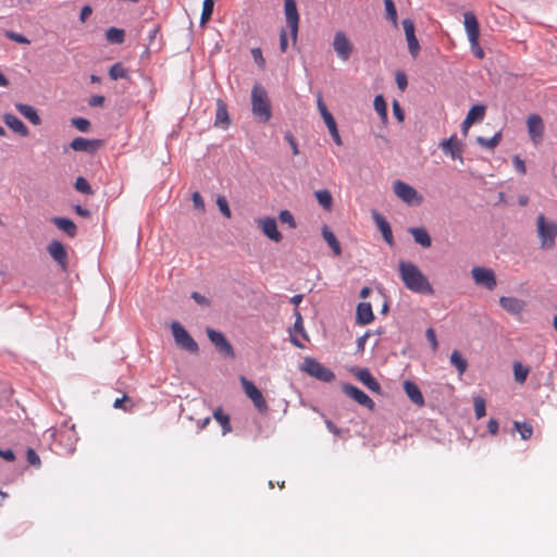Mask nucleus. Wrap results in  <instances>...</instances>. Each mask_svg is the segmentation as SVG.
<instances>
[{
    "mask_svg": "<svg viewBox=\"0 0 557 557\" xmlns=\"http://www.w3.org/2000/svg\"><path fill=\"white\" fill-rule=\"evenodd\" d=\"M26 458H27V461L29 465H32L36 468L40 467V465H41L40 458H39L38 454L33 448L27 449Z\"/></svg>",
    "mask_w": 557,
    "mask_h": 557,
    "instance_id": "nucleus-49",
    "label": "nucleus"
},
{
    "mask_svg": "<svg viewBox=\"0 0 557 557\" xmlns=\"http://www.w3.org/2000/svg\"><path fill=\"white\" fill-rule=\"evenodd\" d=\"M536 227L543 244L555 240L557 235V224L555 222L547 221L543 214H540L536 220Z\"/></svg>",
    "mask_w": 557,
    "mask_h": 557,
    "instance_id": "nucleus-12",
    "label": "nucleus"
},
{
    "mask_svg": "<svg viewBox=\"0 0 557 557\" xmlns=\"http://www.w3.org/2000/svg\"><path fill=\"white\" fill-rule=\"evenodd\" d=\"M515 430L518 431L521 435L522 440H529L531 438L533 434V428L531 424L525 422H515Z\"/></svg>",
    "mask_w": 557,
    "mask_h": 557,
    "instance_id": "nucleus-38",
    "label": "nucleus"
},
{
    "mask_svg": "<svg viewBox=\"0 0 557 557\" xmlns=\"http://www.w3.org/2000/svg\"><path fill=\"white\" fill-rule=\"evenodd\" d=\"M485 115V107L482 104H474L471 107L469 112L467 113V119L469 122L475 123L476 121L483 120Z\"/></svg>",
    "mask_w": 557,
    "mask_h": 557,
    "instance_id": "nucleus-34",
    "label": "nucleus"
},
{
    "mask_svg": "<svg viewBox=\"0 0 557 557\" xmlns=\"http://www.w3.org/2000/svg\"><path fill=\"white\" fill-rule=\"evenodd\" d=\"M409 232L417 244H431V237L424 227H412Z\"/></svg>",
    "mask_w": 557,
    "mask_h": 557,
    "instance_id": "nucleus-31",
    "label": "nucleus"
},
{
    "mask_svg": "<svg viewBox=\"0 0 557 557\" xmlns=\"http://www.w3.org/2000/svg\"><path fill=\"white\" fill-rule=\"evenodd\" d=\"M425 336H426L428 341L431 344L432 350L436 351L437 348H438V343H437V339H436L435 331L432 327H429L425 331Z\"/></svg>",
    "mask_w": 557,
    "mask_h": 557,
    "instance_id": "nucleus-52",
    "label": "nucleus"
},
{
    "mask_svg": "<svg viewBox=\"0 0 557 557\" xmlns=\"http://www.w3.org/2000/svg\"><path fill=\"white\" fill-rule=\"evenodd\" d=\"M373 219L380 232L382 233L383 239L387 244H393V233L389 223L386 221L384 216L379 214L377 212H373Z\"/></svg>",
    "mask_w": 557,
    "mask_h": 557,
    "instance_id": "nucleus-24",
    "label": "nucleus"
},
{
    "mask_svg": "<svg viewBox=\"0 0 557 557\" xmlns=\"http://www.w3.org/2000/svg\"><path fill=\"white\" fill-rule=\"evenodd\" d=\"M49 255L63 271L67 269V252L64 246H48Z\"/></svg>",
    "mask_w": 557,
    "mask_h": 557,
    "instance_id": "nucleus-25",
    "label": "nucleus"
},
{
    "mask_svg": "<svg viewBox=\"0 0 557 557\" xmlns=\"http://www.w3.org/2000/svg\"><path fill=\"white\" fill-rule=\"evenodd\" d=\"M502 139V134L498 132L491 138H484V137H478L476 141L480 146L487 148V149H494Z\"/></svg>",
    "mask_w": 557,
    "mask_h": 557,
    "instance_id": "nucleus-36",
    "label": "nucleus"
},
{
    "mask_svg": "<svg viewBox=\"0 0 557 557\" xmlns=\"http://www.w3.org/2000/svg\"><path fill=\"white\" fill-rule=\"evenodd\" d=\"M404 389L408 398L416 405L422 407L424 405L423 395L418 385L411 381L404 382Z\"/></svg>",
    "mask_w": 557,
    "mask_h": 557,
    "instance_id": "nucleus-23",
    "label": "nucleus"
},
{
    "mask_svg": "<svg viewBox=\"0 0 557 557\" xmlns=\"http://www.w3.org/2000/svg\"><path fill=\"white\" fill-rule=\"evenodd\" d=\"M296 321L294 323V330L300 334H305L304 324H302V318L298 310L295 311Z\"/></svg>",
    "mask_w": 557,
    "mask_h": 557,
    "instance_id": "nucleus-59",
    "label": "nucleus"
},
{
    "mask_svg": "<svg viewBox=\"0 0 557 557\" xmlns=\"http://www.w3.org/2000/svg\"><path fill=\"white\" fill-rule=\"evenodd\" d=\"M4 124L11 128L14 133L18 134L22 137L28 136L29 132L26 125L14 114L4 113L2 116Z\"/></svg>",
    "mask_w": 557,
    "mask_h": 557,
    "instance_id": "nucleus-18",
    "label": "nucleus"
},
{
    "mask_svg": "<svg viewBox=\"0 0 557 557\" xmlns=\"http://www.w3.org/2000/svg\"><path fill=\"white\" fill-rule=\"evenodd\" d=\"M317 106H318V110H319V112H320L322 117H325L327 114L331 113L327 110L321 94H319L318 97H317Z\"/></svg>",
    "mask_w": 557,
    "mask_h": 557,
    "instance_id": "nucleus-57",
    "label": "nucleus"
},
{
    "mask_svg": "<svg viewBox=\"0 0 557 557\" xmlns=\"http://www.w3.org/2000/svg\"><path fill=\"white\" fill-rule=\"evenodd\" d=\"M342 389L348 397L354 399L359 405H361L370 410L374 409V406H375L374 401L364 392H362L358 387L347 383V384L343 385Z\"/></svg>",
    "mask_w": 557,
    "mask_h": 557,
    "instance_id": "nucleus-13",
    "label": "nucleus"
},
{
    "mask_svg": "<svg viewBox=\"0 0 557 557\" xmlns=\"http://www.w3.org/2000/svg\"><path fill=\"white\" fill-rule=\"evenodd\" d=\"M0 457L7 461H14L15 455L12 449H1L0 448Z\"/></svg>",
    "mask_w": 557,
    "mask_h": 557,
    "instance_id": "nucleus-64",
    "label": "nucleus"
},
{
    "mask_svg": "<svg viewBox=\"0 0 557 557\" xmlns=\"http://www.w3.org/2000/svg\"><path fill=\"white\" fill-rule=\"evenodd\" d=\"M171 330L174 341L178 347L189 352L198 351V344L180 322H172Z\"/></svg>",
    "mask_w": 557,
    "mask_h": 557,
    "instance_id": "nucleus-4",
    "label": "nucleus"
},
{
    "mask_svg": "<svg viewBox=\"0 0 557 557\" xmlns=\"http://www.w3.org/2000/svg\"><path fill=\"white\" fill-rule=\"evenodd\" d=\"M332 46L336 55L342 61L349 60L354 51V45L343 30H338L335 33Z\"/></svg>",
    "mask_w": 557,
    "mask_h": 557,
    "instance_id": "nucleus-6",
    "label": "nucleus"
},
{
    "mask_svg": "<svg viewBox=\"0 0 557 557\" xmlns=\"http://www.w3.org/2000/svg\"><path fill=\"white\" fill-rule=\"evenodd\" d=\"M278 219L281 223L287 224L292 228L296 226L295 219L288 210H282L278 214Z\"/></svg>",
    "mask_w": 557,
    "mask_h": 557,
    "instance_id": "nucleus-45",
    "label": "nucleus"
},
{
    "mask_svg": "<svg viewBox=\"0 0 557 557\" xmlns=\"http://www.w3.org/2000/svg\"><path fill=\"white\" fill-rule=\"evenodd\" d=\"M301 370L322 382H332L335 379V374L329 368L313 358L307 357L301 364Z\"/></svg>",
    "mask_w": 557,
    "mask_h": 557,
    "instance_id": "nucleus-3",
    "label": "nucleus"
},
{
    "mask_svg": "<svg viewBox=\"0 0 557 557\" xmlns=\"http://www.w3.org/2000/svg\"><path fill=\"white\" fill-rule=\"evenodd\" d=\"M240 383L246 396L252 401L255 407L260 412H265L268 410L267 401L262 395V393L258 389V387L245 376L240 377Z\"/></svg>",
    "mask_w": 557,
    "mask_h": 557,
    "instance_id": "nucleus-5",
    "label": "nucleus"
},
{
    "mask_svg": "<svg viewBox=\"0 0 557 557\" xmlns=\"http://www.w3.org/2000/svg\"><path fill=\"white\" fill-rule=\"evenodd\" d=\"M109 76L116 81V79H120V78H127V71L126 69L122 65V63L120 62H116L114 63L110 70H109Z\"/></svg>",
    "mask_w": 557,
    "mask_h": 557,
    "instance_id": "nucleus-37",
    "label": "nucleus"
},
{
    "mask_svg": "<svg viewBox=\"0 0 557 557\" xmlns=\"http://www.w3.org/2000/svg\"><path fill=\"white\" fill-rule=\"evenodd\" d=\"M102 140L100 139H87L83 137H76L70 143V148L74 151H84L94 153L96 152L101 146Z\"/></svg>",
    "mask_w": 557,
    "mask_h": 557,
    "instance_id": "nucleus-14",
    "label": "nucleus"
},
{
    "mask_svg": "<svg viewBox=\"0 0 557 557\" xmlns=\"http://www.w3.org/2000/svg\"><path fill=\"white\" fill-rule=\"evenodd\" d=\"M393 112H394V115L396 116V119L399 121V122H403L404 119H405V113L403 111V109L400 108V104L398 101H394L393 102Z\"/></svg>",
    "mask_w": 557,
    "mask_h": 557,
    "instance_id": "nucleus-61",
    "label": "nucleus"
},
{
    "mask_svg": "<svg viewBox=\"0 0 557 557\" xmlns=\"http://www.w3.org/2000/svg\"><path fill=\"white\" fill-rule=\"evenodd\" d=\"M393 189L395 195L408 205L420 203L422 201V196L419 195L412 186L403 181L394 182Z\"/></svg>",
    "mask_w": 557,
    "mask_h": 557,
    "instance_id": "nucleus-8",
    "label": "nucleus"
},
{
    "mask_svg": "<svg viewBox=\"0 0 557 557\" xmlns=\"http://www.w3.org/2000/svg\"><path fill=\"white\" fill-rule=\"evenodd\" d=\"M216 205H218V207H219V209H220L221 213H222L225 218L230 219V218H231V215H232V213H231V209H230V207H228V202H227L226 198H225L224 196H219V197L216 198Z\"/></svg>",
    "mask_w": 557,
    "mask_h": 557,
    "instance_id": "nucleus-44",
    "label": "nucleus"
},
{
    "mask_svg": "<svg viewBox=\"0 0 557 557\" xmlns=\"http://www.w3.org/2000/svg\"><path fill=\"white\" fill-rule=\"evenodd\" d=\"M395 78H396V84H397L398 88L401 91H404L407 88V86H408L407 75L404 72L398 71L396 73V77Z\"/></svg>",
    "mask_w": 557,
    "mask_h": 557,
    "instance_id": "nucleus-53",
    "label": "nucleus"
},
{
    "mask_svg": "<svg viewBox=\"0 0 557 557\" xmlns=\"http://www.w3.org/2000/svg\"><path fill=\"white\" fill-rule=\"evenodd\" d=\"M72 125L79 132H87L89 129L90 123L85 117H75L72 120Z\"/></svg>",
    "mask_w": 557,
    "mask_h": 557,
    "instance_id": "nucleus-47",
    "label": "nucleus"
},
{
    "mask_svg": "<svg viewBox=\"0 0 557 557\" xmlns=\"http://www.w3.org/2000/svg\"><path fill=\"white\" fill-rule=\"evenodd\" d=\"M469 42H470V46H471L472 53L478 59H483L485 53H484L483 49L481 48V46L479 44V39H472V40H469Z\"/></svg>",
    "mask_w": 557,
    "mask_h": 557,
    "instance_id": "nucleus-51",
    "label": "nucleus"
},
{
    "mask_svg": "<svg viewBox=\"0 0 557 557\" xmlns=\"http://www.w3.org/2000/svg\"><path fill=\"white\" fill-rule=\"evenodd\" d=\"M319 205L326 211H331L333 207V197L327 189H320L314 193Z\"/></svg>",
    "mask_w": 557,
    "mask_h": 557,
    "instance_id": "nucleus-27",
    "label": "nucleus"
},
{
    "mask_svg": "<svg viewBox=\"0 0 557 557\" xmlns=\"http://www.w3.org/2000/svg\"><path fill=\"white\" fill-rule=\"evenodd\" d=\"M106 39L110 42V44H117V45H121L124 42L125 40V32L124 29H121V28H116V27H110L107 32H106Z\"/></svg>",
    "mask_w": 557,
    "mask_h": 557,
    "instance_id": "nucleus-29",
    "label": "nucleus"
},
{
    "mask_svg": "<svg viewBox=\"0 0 557 557\" xmlns=\"http://www.w3.org/2000/svg\"><path fill=\"white\" fill-rule=\"evenodd\" d=\"M74 186H75L76 190H78L83 194H86V195L92 194V188H91L90 184L83 176H79L76 178Z\"/></svg>",
    "mask_w": 557,
    "mask_h": 557,
    "instance_id": "nucleus-42",
    "label": "nucleus"
},
{
    "mask_svg": "<svg viewBox=\"0 0 557 557\" xmlns=\"http://www.w3.org/2000/svg\"><path fill=\"white\" fill-rule=\"evenodd\" d=\"M213 418L221 424L223 435L232 431L230 417L223 412L222 408H218L213 411Z\"/></svg>",
    "mask_w": 557,
    "mask_h": 557,
    "instance_id": "nucleus-30",
    "label": "nucleus"
},
{
    "mask_svg": "<svg viewBox=\"0 0 557 557\" xmlns=\"http://www.w3.org/2000/svg\"><path fill=\"white\" fill-rule=\"evenodd\" d=\"M386 17L397 27V11L393 0H384Z\"/></svg>",
    "mask_w": 557,
    "mask_h": 557,
    "instance_id": "nucleus-40",
    "label": "nucleus"
},
{
    "mask_svg": "<svg viewBox=\"0 0 557 557\" xmlns=\"http://www.w3.org/2000/svg\"><path fill=\"white\" fill-rule=\"evenodd\" d=\"M251 112L253 116L262 123L268 122L272 116V109L267 90L255 85L251 90Z\"/></svg>",
    "mask_w": 557,
    "mask_h": 557,
    "instance_id": "nucleus-2",
    "label": "nucleus"
},
{
    "mask_svg": "<svg viewBox=\"0 0 557 557\" xmlns=\"http://www.w3.org/2000/svg\"><path fill=\"white\" fill-rule=\"evenodd\" d=\"M206 332L210 342L214 345L219 352L225 357L234 358V348L223 333L218 332L211 327H207Z\"/></svg>",
    "mask_w": 557,
    "mask_h": 557,
    "instance_id": "nucleus-9",
    "label": "nucleus"
},
{
    "mask_svg": "<svg viewBox=\"0 0 557 557\" xmlns=\"http://www.w3.org/2000/svg\"><path fill=\"white\" fill-rule=\"evenodd\" d=\"M214 8V0H203L202 12L200 17V25L203 26L212 16Z\"/></svg>",
    "mask_w": 557,
    "mask_h": 557,
    "instance_id": "nucleus-35",
    "label": "nucleus"
},
{
    "mask_svg": "<svg viewBox=\"0 0 557 557\" xmlns=\"http://www.w3.org/2000/svg\"><path fill=\"white\" fill-rule=\"evenodd\" d=\"M15 108L18 111V113L22 114L26 120H28L33 125L37 126L41 124V119L34 107L17 102L15 104Z\"/></svg>",
    "mask_w": 557,
    "mask_h": 557,
    "instance_id": "nucleus-22",
    "label": "nucleus"
},
{
    "mask_svg": "<svg viewBox=\"0 0 557 557\" xmlns=\"http://www.w3.org/2000/svg\"><path fill=\"white\" fill-rule=\"evenodd\" d=\"M5 37L9 38L10 40L17 42V44H23V45L30 44V41L25 36H23L22 34L12 32V30H7Z\"/></svg>",
    "mask_w": 557,
    "mask_h": 557,
    "instance_id": "nucleus-48",
    "label": "nucleus"
},
{
    "mask_svg": "<svg viewBox=\"0 0 557 557\" xmlns=\"http://www.w3.org/2000/svg\"><path fill=\"white\" fill-rule=\"evenodd\" d=\"M403 27L405 30L406 38L414 35V24L410 18H405L403 21Z\"/></svg>",
    "mask_w": 557,
    "mask_h": 557,
    "instance_id": "nucleus-56",
    "label": "nucleus"
},
{
    "mask_svg": "<svg viewBox=\"0 0 557 557\" xmlns=\"http://www.w3.org/2000/svg\"><path fill=\"white\" fill-rule=\"evenodd\" d=\"M104 103V97L101 95H94L88 100L90 107H101Z\"/></svg>",
    "mask_w": 557,
    "mask_h": 557,
    "instance_id": "nucleus-62",
    "label": "nucleus"
},
{
    "mask_svg": "<svg viewBox=\"0 0 557 557\" xmlns=\"http://www.w3.org/2000/svg\"><path fill=\"white\" fill-rule=\"evenodd\" d=\"M356 377L362 382L371 392L379 394L381 392L380 383L373 377L368 369H360Z\"/></svg>",
    "mask_w": 557,
    "mask_h": 557,
    "instance_id": "nucleus-20",
    "label": "nucleus"
},
{
    "mask_svg": "<svg viewBox=\"0 0 557 557\" xmlns=\"http://www.w3.org/2000/svg\"><path fill=\"white\" fill-rule=\"evenodd\" d=\"M191 200H193L194 207L197 210H199L201 212L205 211V201L198 191L193 193Z\"/></svg>",
    "mask_w": 557,
    "mask_h": 557,
    "instance_id": "nucleus-54",
    "label": "nucleus"
},
{
    "mask_svg": "<svg viewBox=\"0 0 557 557\" xmlns=\"http://www.w3.org/2000/svg\"><path fill=\"white\" fill-rule=\"evenodd\" d=\"M52 222L59 230L63 231L67 235H70V236L75 235L76 225L74 224V222L72 220L66 219V218H54L52 220Z\"/></svg>",
    "mask_w": 557,
    "mask_h": 557,
    "instance_id": "nucleus-28",
    "label": "nucleus"
},
{
    "mask_svg": "<svg viewBox=\"0 0 557 557\" xmlns=\"http://www.w3.org/2000/svg\"><path fill=\"white\" fill-rule=\"evenodd\" d=\"M398 272L405 287L416 294L434 295V288L422 271L410 261L400 260Z\"/></svg>",
    "mask_w": 557,
    "mask_h": 557,
    "instance_id": "nucleus-1",
    "label": "nucleus"
},
{
    "mask_svg": "<svg viewBox=\"0 0 557 557\" xmlns=\"http://www.w3.org/2000/svg\"><path fill=\"white\" fill-rule=\"evenodd\" d=\"M515 380L519 383H524L529 374V368L523 367L520 362L513 364Z\"/></svg>",
    "mask_w": 557,
    "mask_h": 557,
    "instance_id": "nucleus-39",
    "label": "nucleus"
},
{
    "mask_svg": "<svg viewBox=\"0 0 557 557\" xmlns=\"http://www.w3.org/2000/svg\"><path fill=\"white\" fill-rule=\"evenodd\" d=\"M499 305L508 313L515 315L520 314L525 307V302L516 297H500Z\"/></svg>",
    "mask_w": 557,
    "mask_h": 557,
    "instance_id": "nucleus-19",
    "label": "nucleus"
},
{
    "mask_svg": "<svg viewBox=\"0 0 557 557\" xmlns=\"http://www.w3.org/2000/svg\"><path fill=\"white\" fill-rule=\"evenodd\" d=\"M473 405H474L475 418L482 419L486 414V404H485L484 398L474 397Z\"/></svg>",
    "mask_w": 557,
    "mask_h": 557,
    "instance_id": "nucleus-41",
    "label": "nucleus"
},
{
    "mask_svg": "<svg viewBox=\"0 0 557 557\" xmlns=\"http://www.w3.org/2000/svg\"><path fill=\"white\" fill-rule=\"evenodd\" d=\"M356 319L360 325H367L373 321L374 314L370 302H360L358 305Z\"/></svg>",
    "mask_w": 557,
    "mask_h": 557,
    "instance_id": "nucleus-21",
    "label": "nucleus"
},
{
    "mask_svg": "<svg viewBox=\"0 0 557 557\" xmlns=\"http://www.w3.org/2000/svg\"><path fill=\"white\" fill-rule=\"evenodd\" d=\"M406 39L408 42V49H409L410 54L413 58H416L420 51V45H419V41H418L416 35H413L411 37H407Z\"/></svg>",
    "mask_w": 557,
    "mask_h": 557,
    "instance_id": "nucleus-46",
    "label": "nucleus"
},
{
    "mask_svg": "<svg viewBox=\"0 0 557 557\" xmlns=\"http://www.w3.org/2000/svg\"><path fill=\"white\" fill-rule=\"evenodd\" d=\"M258 225L269 239L280 242L282 239L281 233L277 231V224L274 218H263L258 220Z\"/></svg>",
    "mask_w": 557,
    "mask_h": 557,
    "instance_id": "nucleus-15",
    "label": "nucleus"
},
{
    "mask_svg": "<svg viewBox=\"0 0 557 557\" xmlns=\"http://www.w3.org/2000/svg\"><path fill=\"white\" fill-rule=\"evenodd\" d=\"M285 140L290 145L293 154L298 156L299 154L298 144H297L296 139L294 138V136L290 133H287L285 135Z\"/></svg>",
    "mask_w": 557,
    "mask_h": 557,
    "instance_id": "nucleus-58",
    "label": "nucleus"
},
{
    "mask_svg": "<svg viewBox=\"0 0 557 557\" xmlns=\"http://www.w3.org/2000/svg\"><path fill=\"white\" fill-rule=\"evenodd\" d=\"M441 148L445 154L451 157V159H458L462 161L461 157V144L457 139L456 135L450 136L448 139H445L441 144Z\"/></svg>",
    "mask_w": 557,
    "mask_h": 557,
    "instance_id": "nucleus-16",
    "label": "nucleus"
},
{
    "mask_svg": "<svg viewBox=\"0 0 557 557\" xmlns=\"http://www.w3.org/2000/svg\"><path fill=\"white\" fill-rule=\"evenodd\" d=\"M230 124V116L227 112V108L225 103L219 99L216 101V114H215V125H222L223 127H227Z\"/></svg>",
    "mask_w": 557,
    "mask_h": 557,
    "instance_id": "nucleus-26",
    "label": "nucleus"
},
{
    "mask_svg": "<svg viewBox=\"0 0 557 557\" xmlns=\"http://www.w3.org/2000/svg\"><path fill=\"white\" fill-rule=\"evenodd\" d=\"M527 127L529 136L534 146L540 145L543 141L545 129L543 119L536 113L528 115Z\"/></svg>",
    "mask_w": 557,
    "mask_h": 557,
    "instance_id": "nucleus-11",
    "label": "nucleus"
},
{
    "mask_svg": "<svg viewBox=\"0 0 557 557\" xmlns=\"http://www.w3.org/2000/svg\"><path fill=\"white\" fill-rule=\"evenodd\" d=\"M287 46H288L287 34H286L285 29H282L281 34H280V50H281V52H283V53L286 52Z\"/></svg>",
    "mask_w": 557,
    "mask_h": 557,
    "instance_id": "nucleus-63",
    "label": "nucleus"
},
{
    "mask_svg": "<svg viewBox=\"0 0 557 557\" xmlns=\"http://www.w3.org/2000/svg\"><path fill=\"white\" fill-rule=\"evenodd\" d=\"M284 13L292 39L296 42L299 27V13L295 0H284Z\"/></svg>",
    "mask_w": 557,
    "mask_h": 557,
    "instance_id": "nucleus-7",
    "label": "nucleus"
},
{
    "mask_svg": "<svg viewBox=\"0 0 557 557\" xmlns=\"http://www.w3.org/2000/svg\"><path fill=\"white\" fill-rule=\"evenodd\" d=\"M322 235L326 244H338L336 240L335 235L333 232L329 228V226L324 225L322 228Z\"/></svg>",
    "mask_w": 557,
    "mask_h": 557,
    "instance_id": "nucleus-55",
    "label": "nucleus"
},
{
    "mask_svg": "<svg viewBox=\"0 0 557 557\" xmlns=\"http://www.w3.org/2000/svg\"><path fill=\"white\" fill-rule=\"evenodd\" d=\"M374 110L381 116L383 122L387 121V106L384 97L382 95H377L373 101Z\"/></svg>",
    "mask_w": 557,
    "mask_h": 557,
    "instance_id": "nucleus-33",
    "label": "nucleus"
},
{
    "mask_svg": "<svg viewBox=\"0 0 557 557\" xmlns=\"http://www.w3.org/2000/svg\"><path fill=\"white\" fill-rule=\"evenodd\" d=\"M463 25L469 40L480 38V25L473 12L469 11L463 14Z\"/></svg>",
    "mask_w": 557,
    "mask_h": 557,
    "instance_id": "nucleus-17",
    "label": "nucleus"
},
{
    "mask_svg": "<svg viewBox=\"0 0 557 557\" xmlns=\"http://www.w3.org/2000/svg\"><path fill=\"white\" fill-rule=\"evenodd\" d=\"M471 274L476 285L483 286L488 290H493L497 285L494 271L491 269L474 267L471 270Z\"/></svg>",
    "mask_w": 557,
    "mask_h": 557,
    "instance_id": "nucleus-10",
    "label": "nucleus"
},
{
    "mask_svg": "<svg viewBox=\"0 0 557 557\" xmlns=\"http://www.w3.org/2000/svg\"><path fill=\"white\" fill-rule=\"evenodd\" d=\"M251 54L255 60V62L258 64L260 69H264L265 66V60L262 55V51L260 48H253L251 49Z\"/></svg>",
    "mask_w": 557,
    "mask_h": 557,
    "instance_id": "nucleus-50",
    "label": "nucleus"
},
{
    "mask_svg": "<svg viewBox=\"0 0 557 557\" xmlns=\"http://www.w3.org/2000/svg\"><path fill=\"white\" fill-rule=\"evenodd\" d=\"M113 407L115 409H123L124 411H131L133 408V405L131 404V399L127 395H124L121 398H116Z\"/></svg>",
    "mask_w": 557,
    "mask_h": 557,
    "instance_id": "nucleus-43",
    "label": "nucleus"
},
{
    "mask_svg": "<svg viewBox=\"0 0 557 557\" xmlns=\"http://www.w3.org/2000/svg\"><path fill=\"white\" fill-rule=\"evenodd\" d=\"M450 362L455 366L459 374H463L468 368L467 360L461 356L458 350H454L450 355Z\"/></svg>",
    "mask_w": 557,
    "mask_h": 557,
    "instance_id": "nucleus-32",
    "label": "nucleus"
},
{
    "mask_svg": "<svg viewBox=\"0 0 557 557\" xmlns=\"http://www.w3.org/2000/svg\"><path fill=\"white\" fill-rule=\"evenodd\" d=\"M512 162H513V165H515L516 170L520 174H525L527 173V168H525L524 161L522 159H520L518 156H515L513 159H512Z\"/></svg>",
    "mask_w": 557,
    "mask_h": 557,
    "instance_id": "nucleus-60",
    "label": "nucleus"
}]
</instances>
